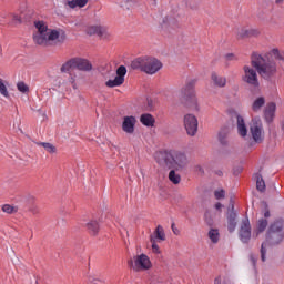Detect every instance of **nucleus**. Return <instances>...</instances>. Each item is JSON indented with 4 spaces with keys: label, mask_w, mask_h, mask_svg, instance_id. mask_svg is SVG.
Segmentation results:
<instances>
[{
    "label": "nucleus",
    "mask_w": 284,
    "mask_h": 284,
    "mask_svg": "<svg viewBox=\"0 0 284 284\" xmlns=\"http://www.w3.org/2000/svg\"><path fill=\"white\" fill-rule=\"evenodd\" d=\"M155 162L160 168H166V170H185L187 168V155L181 151L160 150L154 154Z\"/></svg>",
    "instance_id": "f257e3e1"
},
{
    "label": "nucleus",
    "mask_w": 284,
    "mask_h": 284,
    "mask_svg": "<svg viewBox=\"0 0 284 284\" xmlns=\"http://www.w3.org/2000/svg\"><path fill=\"white\" fill-rule=\"evenodd\" d=\"M284 241V220L277 219L273 221L265 234V241L261 244V261L265 263L267 261V246L275 247L276 245H281Z\"/></svg>",
    "instance_id": "f03ea898"
},
{
    "label": "nucleus",
    "mask_w": 284,
    "mask_h": 284,
    "mask_svg": "<svg viewBox=\"0 0 284 284\" xmlns=\"http://www.w3.org/2000/svg\"><path fill=\"white\" fill-rule=\"evenodd\" d=\"M34 26L38 30L36 34H33V41L37 45H61L65 41V33L57 31L55 29H49L43 21L34 22Z\"/></svg>",
    "instance_id": "7ed1b4c3"
},
{
    "label": "nucleus",
    "mask_w": 284,
    "mask_h": 284,
    "mask_svg": "<svg viewBox=\"0 0 284 284\" xmlns=\"http://www.w3.org/2000/svg\"><path fill=\"white\" fill-rule=\"evenodd\" d=\"M251 63L255 68L257 74L265 81H272V78L276 75V62L263 58V55L258 53L252 54Z\"/></svg>",
    "instance_id": "20e7f679"
},
{
    "label": "nucleus",
    "mask_w": 284,
    "mask_h": 284,
    "mask_svg": "<svg viewBox=\"0 0 284 284\" xmlns=\"http://www.w3.org/2000/svg\"><path fill=\"white\" fill-rule=\"evenodd\" d=\"M131 68L132 70L145 72V74H156L163 68V63L156 58L140 57L131 62Z\"/></svg>",
    "instance_id": "39448f33"
},
{
    "label": "nucleus",
    "mask_w": 284,
    "mask_h": 284,
    "mask_svg": "<svg viewBox=\"0 0 284 284\" xmlns=\"http://www.w3.org/2000/svg\"><path fill=\"white\" fill-rule=\"evenodd\" d=\"M194 85H196V80H191L185 88L182 89V99L186 108L199 112V103L196 102V95L194 94Z\"/></svg>",
    "instance_id": "423d86ee"
},
{
    "label": "nucleus",
    "mask_w": 284,
    "mask_h": 284,
    "mask_svg": "<svg viewBox=\"0 0 284 284\" xmlns=\"http://www.w3.org/2000/svg\"><path fill=\"white\" fill-rule=\"evenodd\" d=\"M128 266L134 272H141V270H150L152 262L145 254L135 255L133 258L128 261Z\"/></svg>",
    "instance_id": "0eeeda50"
},
{
    "label": "nucleus",
    "mask_w": 284,
    "mask_h": 284,
    "mask_svg": "<svg viewBox=\"0 0 284 284\" xmlns=\"http://www.w3.org/2000/svg\"><path fill=\"white\" fill-rule=\"evenodd\" d=\"M262 214L264 217H261L257 221L256 227L254 230V234L255 237L258 239L260 234H263V232H265V230H267V225H268V221L267 219H270L271 213H270V205L267 204V202L263 201L262 202Z\"/></svg>",
    "instance_id": "6e6552de"
},
{
    "label": "nucleus",
    "mask_w": 284,
    "mask_h": 284,
    "mask_svg": "<svg viewBox=\"0 0 284 284\" xmlns=\"http://www.w3.org/2000/svg\"><path fill=\"white\" fill-rule=\"evenodd\" d=\"M250 132L254 143H263V141H265V131L261 120H253Z\"/></svg>",
    "instance_id": "1a4fd4ad"
},
{
    "label": "nucleus",
    "mask_w": 284,
    "mask_h": 284,
    "mask_svg": "<svg viewBox=\"0 0 284 284\" xmlns=\"http://www.w3.org/2000/svg\"><path fill=\"white\" fill-rule=\"evenodd\" d=\"M239 239L244 244H247L250 241H252V224H250L248 217L243 219L241 222Z\"/></svg>",
    "instance_id": "9d476101"
},
{
    "label": "nucleus",
    "mask_w": 284,
    "mask_h": 284,
    "mask_svg": "<svg viewBox=\"0 0 284 284\" xmlns=\"http://www.w3.org/2000/svg\"><path fill=\"white\" fill-rule=\"evenodd\" d=\"M128 74V69L125 65H120L116 69V77L113 80L105 82L106 88H119L125 83V75Z\"/></svg>",
    "instance_id": "9b49d317"
},
{
    "label": "nucleus",
    "mask_w": 284,
    "mask_h": 284,
    "mask_svg": "<svg viewBox=\"0 0 284 284\" xmlns=\"http://www.w3.org/2000/svg\"><path fill=\"white\" fill-rule=\"evenodd\" d=\"M184 128L189 136H196V132H199V120L194 114L184 115Z\"/></svg>",
    "instance_id": "f8f14e48"
},
{
    "label": "nucleus",
    "mask_w": 284,
    "mask_h": 284,
    "mask_svg": "<svg viewBox=\"0 0 284 284\" xmlns=\"http://www.w3.org/2000/svg\"><path fill=\"white\" fill-rule=\"evenodd\" d=\"M244 75L242 80L244 83H247L248 85H252V88H258L261 84L258 83V74H256V70L244 65Z\"/></svg>",
    "instance_id": "ddd939ff"
},
{
    "label": "nucleus",
    "mask_w": 284,
    "mask_h": 284,
    "mask_svg": "<svg viewBox=\"0 0 284 284\" xmlns=\"http://www.w3.org/2000/svg\"><path fill=\"white\" fill-rule=\"evenodd\" d=\"M239 214L234 211V204H230L226 213L227 230L232 234L236 230Z\"/></svg>",
    "instance_id": "4468645a"
},
{
    "label": "nucleus",
    "mask_w": 284,
    "mask_h": 284,
    "mask_svg": "<svg viewBox=\"0 0 284 284\" xmlns=\"http://www.w3.org/2000/svg\"><path fill=\"white\" fill-rule=\"evenodd\" d=\"M87 34H89V37L97 34L101 39H108V37H110V33H108V28H105V26H101V24L88 27Z\"/></svg>",
    "instance_id": "2eb2a0df"
},
{
    "label": "nucleus",
    "mask_w": 284,
    "mask_h": 284,
    "mask_svg": "<svg viewBox=\"0 0 284 284\" xmlns=\"http://www.w3.org/2000/svg\"><path fill=\"white\" fill-rule=\"evenodd\" d=\"M136 125V118L134 116H124L122 122V130L126 134H134V126Z\"/></svg>",
    "instance_id": "dca6fc26"
},
{
    "label": "nucleus",
    "mask_w": 284,
    "mask_h": 284,
    "mask_svg": "<svg viewBox=\"0 0 284 284\" xmlns=\"http://www.w3.org/2000/svg\"><path fill=\"white\" fill-rule=\"evenodd\" d=\"M75 70H80L81 72H91L92 63H90L87 59L73 58Z\"/></svg>",
    "instance_id": "f3484780"
},
{
    "label": "nucleus",
    "mask_w": 284,
    "mask_h": 284,
    "mask_svg": "<svg viewBox=\"0 0 284 284\" xmlns=\"http://www.w3.org/2000/svg\"><path fill=\"white\" fill-rule=\"evenodd\" d=\"M275 114H276V103L274 102L267 103L264 110V119L266 123H272V121H274Z\"/></svg>",
    "instance_id": "a211bd4d"
},
{
    "label": "nucleus",
    "mask_w": 284,
    "mask_h": 284,
    "mask_svg": "<svg viewBox=\"0 0 284 284\" xmlns=\"http://www.w3.org/2000/svg\"><path fill=\"white\" fill-rule=\"evenodd\" d=\"M260 32L256 29H241L237 32V39H250L252 37H258Z\"/></svg>",
    "instance_id": "6ab92c4d"
},
{
    "label": "nucleus",
    "mask_w": 284,
    "mask_h": 284,
    "mask_svg": "<svg viewBox=\"0 0 284 284\" xmlns=\"http://www.w3.org/2000/svg\"><path fill=\"white\" fill-rule=\"evenodd\" d=\"M88 1L90 0H67L64 1V6L65 8L74 10V8H85V6H88Z\"/></svg>",
    "instance_id": "aec40b11"
},
{
    "label": "nucleus",
    "mask_w": 284,
    "mask_h": 284,
    "mask_svg": "<svg viewBox=\"0 0 284 284\" xmlns=\"http://www.w3.org/2000/svg\"><path fill=\"white\" fill-rule=\"evenodd\" d=\"M140 122L142 123V125H145V128H154V123H156V120L152 114L144 113L140 116Z\"/></svg>",
    "instance_id": "412c9836"
},
{
    "label": "nucleus",
    "mask_w": 284,
    "mask_h": 284,
    "mask_svg": "<svg viewBox=\"0 0 284 284\" xmlns=\"http://www.w3.org/2000/svg\"><path fill=\"white\" fill-rule=\"evenodd\" d=\"M211 79L214 85H216L217 88H225V85L227 84V79H225V77L216 74V72H213L211 74Z\"/></svg>",
    "instance_id": "4be33fe9"
},
{
    "label": "nucleus",
    "mask_w": 284,
    "mask_h": 284,
    "mask_svg": "<svg viewBox=\"0 0 284 284\" xmlns=\"http://www.w3.org/2000/svg\"><path fill=\"white\" fill-rule=\"evenodd\" d=\"M237 132L240 136H247V126L245 125V120H243V116L237 115Z\"/></svg>",
    "instance_id": "5701e85b"
},
{
    "label": "nucleus",
    "mask_w": 284,
    "mask_h": 284,
    "mask_svg": "<svg viewBox=\"0 0 284 284\" xmlns=\"http://www.w3.org/2000/svg\"><path fill=\"white\" fill-rule=\"evenodd\" d=\"M227 136H230V128L223 126L219 132V142L221 145H227Z\"/></svg>",
    "instance_id": "b1692460"
},
{
    "label": "nucleus",
    "mask_w": 284,
    "mask_h": 284,
    "mask_svg": "<svg viewBox=\"0 0 284 284\" xmlns=\"http://www.w3.org/2000/svg\"><path fill=\"white\" fill-rule=\"evenodd\" d=\"M87 230L89 232V234H91V236H97V234H99V222L92 220L89 223H87Z\"/></svg>",
    "instance_id": "393cba45"
},
{
    "label": "nucleus",
    "mask_w": 284,
    "mask_h": 284,
    "mask_svg": "<svg viewBox=\"0 0 284 284\" xmlns=\"http://www.w3.org/2000/svg\"><path fill=\"white\" fill-rule=\"evenodd\" d=\"M255 181H256V190L257 192H265L266 185H265V180H263V175L261 173L255 174Z\"/></svg>",
    "instance_id": "a878e982"
},
{
    "label": "nucleus",
    "mask_w": 284,
    "mask_h": 284,
    "mask_svg": "<svg viewBox=\"0 0 284 284\" xmlns=\"http://www.w3.org/2000/svg\"><path fill=\"white\" fill-rule=\"evenodd\" d=\"M169 181H171L173 185H179L181 183V175L176 173V169H172L169 172Z\"/></svg>",
    "instance_id": "bb28decb"
},
{
    "label": "nucleus",
    "mask_w": 284,
    "mask_h": 284,
    "mask_svg": "<svg viewBox=\"0 0 284 284\" xmlns=\"http://www.w3.org/2000/svg\"><path fill=\"white\" fill-rule=\"evenodd\" d=\"M263 105H265V98H257L252 104L253 112H261V108H263Z\"/></svg>",
    "instance_id": "cd10ccee"
},
{
    "label": "nucleus",
    "mask_w": 284,
    "mask_h": 284,
    "mask_svg": "<svg viewBox=\"0 0 284 284\" xmlns=\"http://www.w3.org/2000/svg\"><path fill=\"white\" fill-rule=\"evenodd\" d=\"M37 145H41L49 154H54L57 152V146L50 142H37Z\"/></svg>",
    "instance_id": "c85d7f7f"
},
{
    "label": "nucleus",
    "mask_w": 284,
    "mask_h": 284,
    "mask_svg": "<svg viewBox=\"0 0 284 284\" xmlns=\"http://www.w3.org/2000/svg\"><path fill=\"white\" fill-rule=\"evenodd\" d=\"M154 241H165V231L163 230V226L158 225L155 231H154Z\"/></svg>",
    "instance_id": "c756f323"
},
{
    "label": "nucleus",
    "mask_w": 284,
    "mask_h": 284,
    "mask_svg": "<svg viewBox=\"0 0 284 284\" xmlns=\"http://www.w3.org/2000/svg\"><path fill=\"white\" fill-rule=\"evenodd\" d=\"M73 69H75V67H74V58L69 60V61H67L64 64H62L60 71L61 72H70V70H73Z\"/></svg>",
    "instance_id": "7c9ffc66"
},
{
    "label": "nucleus",
    "mask_w": 284,
    "mask_h": 284,
    "mask_svg": "<svg viewBox=\"0 0 284 284\" xmlns=\"http://www.w3.org/2000/svg\"><path fill=\"white\" fill-rule=\"evenodd\" d=\"M209 239H210L211 242L214 243V244L219 243V239H220L219 230H216V229H211V230L209 231Z\"/></svg>",
    "instance_id": "2f4dec72"
},
{
    "label": "nucleus",
    "mask_w": 284,
    "mask_h": 284,
    "mask_svg": "<svg viewBox=\"0 0 284 284\" xmlns=\"http://www.w3.org/2000/svg\"><path fill=\"white\" fill-rule=\"evenodd\" d=\"M2 212H4L6 214H17V212H19V209L10 204H3Z\"/></svg>",
    "instance_id": "473e14b6"
},
{
    "label": "nucleus",
    "mask_w": 284,
    "mask_h": 284,
    "mask_svg": "<svg viewBox=\"0 0 284 284\" xmlns=\"http://www.w3.org/2000/svg\"><path fill=\"white\" fill-rule=\"evenodd\" d=\"M0 94L2 97H6V99L10 98V93H8V88L3 83V79L0 78Z\"/></svg>",
    "instance_id": "72a5a7b5"
},
{
    "label": "nucleus",
    "mask_w": 284,
    "mask_h": 284,
    "mask_svg": "<svg viewBox=\"0 0 284 284\" xmlns=\"http://www.w3.org/2000/svg\"><path fill=\"white\" fill-rule=\"evenodd\" d=\"M17 88L19 92H22L23 94H26V92H30V88L28 84H26V82H18Z\"/></svg>",
    "instance_id": "f704fd0d"
},
{
    "label": "nucleus",
    "mask_w": 284,
    "mask_h": 284,
    "mask_svg": "<svg viewBox=\"0 0 284 284\" xmlns=\"http://www.w3.org/2000/svg\"><path fill=\"white\" fill-rule=\"evenodd\" d=\"M23 21L21 20V18L19 17V14H12V19L9 22V26H19L21 24Z\"/></svg>",
    "instance_id": "c9c22d12"
},
{
    "label": "nucleus",
    "mask_w": 284,
    "mask_h": 284,
    "mask_svg": "<svg viewBox=\"0 0 284 284\" xmlns=\"http://www.w3.org/2000/svg\"><path fill=\"white\" fill-rule=\"evenodd\" d=\"M150 241L152 243V250H153L154 254H160L161 250L159 248V245L156 244V240H154V235L150 236Z\"/></svg>",
    "instance_id": "e433bc0d"
},
{
    "label": "nucleus",
    "mask_w": 284,
    "mask_h": 284,
    "mask_svg": "<svg viewBox=\"0 0 284 284\" xmlns=\"http://www.w3.org/2000/svg\"><path fill=\"white\" fill-rule=\"evenodd\" d=\"M272 54L278 61H284V53H281V51H278V49H273Z\"/></svg>",
    "instance_id": "4c0bfd02"
},
{
    "label": "nucleus",
    "mask_w": 284,
    "mask_h": 284,
    "mask_svg": "<svg viewBox=\"0 0 284 284\" xmlns=\"http://www.w3.org/2000/svg\"><path fill=\"white\" fill-rule=\"evenodd\" d=\"M214 196L217 201H220V199H225V190L215 191Z\"/></svg>",
    "instance_id": "58836bf2"
},
{
    "label": "nucleus",
    "mask_w": 284,
    "mask_h": 284,
    "mask_svg": "<svg viewBox=\"0 0 284 284\" xmlns=\"http://www.w3.org/2000/svg\"><path fill=\"white\" fill-rule=\"evenodd\" d=\"M250 261H251L253 267H256V263L258 261V257H256V255H254V254H251L250 255Z\"/></svg>",
    "instance_id": "ea45409f"
},
{
    "label": "nucleus",
    "mask_w": 284,
    "mask_h": 284,
    "mask_svg": "<svg viewBox=\"0 0 284 284\" xmlns=\"http://www.w3.org/2000/svg\"><path fill=\"white\" fill-rule=\"evenodd\" d=\"M187 8L191 10H199V4L193 2H187Z\"/></svg>",
    "instance_id": "a19ab883"
},
{
    "label": "nucleus",
    "mask_w": 284,
    "mask_h": 284,
    "mask_svg": "<svg viewBox=\"0 0 284 284\" xmlns=\"http://www.w3.org/2000/svg\"><path fill=\"white\" fill-rule=\"evenodd\" d=\"M171 230H172L173 234H175L176 236H179V234L181 233V231H179V229H176L174 223L171 225Z\"/></svg>",
    "instance_id": "79ce46f5"
},
{
    "label": "nucleus",
    "mask_w": 284,
    "mask_h": 284,
    "mask_svg": "<svg viewBox=\"0 0 284 284\" xmlns=\"http://www.w3.org/2000/svg\"><path fill=\"white\" fill-rule=\"evenodd\" d=\"M225 59H226V61H234V59H236V57L233 53H227L225 55Z\"/></svg>",
    "instance_id": "37998d69"
},
{
    "label": "nucleus",
    "mask_w": 284,
    "mask_h": 284,
    "mask_svg": "<svg viewBox=\"0 0 284 284\" xmlns=\"http://www.w3.org/2000/svg\"><path fill=\"white\" fill-rule=\"evenodd\" d=\"M146 103H148V106H146V110H153L154 109V105L152 104V100L150 99H146Z\"/></svg>",
    "instance_id": "c03bdc74"
},
{
    "label": "nucleus",
    "mask_w": 284,
    "mask_h": 284,
    "mask_svg": "<svg viewBox=\"0 0 284 284\" xmlns=\"http://www.w3.org/2000/svg\"><path fill=\"white\" fill-rule=\"evenodd\" d=\"M221 207H223V204H221L220 202H217V203L215 204V210L221 211Z\"/></svg>",
    "instance_id": "a18cd8bd"
},
{
    "label": "nucleus",
    "mask_w": 284,
    "mask_h": 284,
    "mask_svg": "<svg viewBox=\"0 0 284 284\" xmlns=\"http://www.w3.org/2000/svg\"><path fill=\"white\" fill-rule=\"evenodd\" d=\"M32 214H39V209L37 206L31 209Z\"/></svg>",
    "instance_id": "49530a36"
},
{
    "label": "nucleus",
    "mask_w": 284,
    "mask_h": 284,
    "mask_svg": "<svg viewBox=\"0 0 284 284\" xmlns=\"http://www.w3.org/2000/svg\"><path fill=\"white\" fill-rule=\"evenodd\" d=\"M205 221L207 225H212V219H207V213H205Z\"/></svg>",
    "instance_id": "de8ad7c7"
},
{
    "label": "nucleus",
    "mask_w": 284,
    "mask_h": 284,
    "mask_svg": "<svg viewBox=\"0 0 284 284\" xmlns=\"http://www.w3.org/2000/svg\"><path fill=\"white\" fill-rule=\"evenodd\" d=\"M283 3H284V0H275L276 6H283Z\"/></svg>",
    "instance_id": "09e8293b"
},
{
    "label": "nucleus",
    "mask_w": 284,
    "mask_h": 284,
    "mask_svg": "<svg viewBox=\"0 0 284 284\" xmlns=\"http://www.w3.org/2000/svg\"><path fill=\"white\" fill-rule=\"evenodd\" d=\"M214 283H215V284H221V278L216 277V278L214 280Z\"/></svg>",
    "instance_id": "8fccbe9b"
},
{
    "label": "nucleus",
    "mask_w": 284,
    "mask_h": 284,
    "mask_svg": "<svg viewBox=\"0 0 284 284\" xmlns=\"http://www.w3.org/2000/svg\"><path fill=\"white\" fill-rule=\"evenodd\" d=\"M281 130L284 132V120L281 122Z\"/></svg>",
    "instance_id": "3c124183"
},
{
    "label": "nucleus",
    "mask_w": 284,
    "mask_h": 284,
    "mask_svg": "<svg viewBox=\"0 0 284 284\" xmlns=\"http://www.w3.org/2000/svg\"><path fill=\"white\" fill-rule=\"evenodd\" d=\"M217 176H223V171H217Z\"/></svg>",
    "instance_id": "603ef678"
},
{
    "label": "nucleus",
    "mask_w": 284,
    "mask_h": 284,
    "mask_svg": "<svg viewBox=\"0 0 284 284\" xmlns=\"http://www.w3.org/2000/svg\"><path fill=\"white\" fill-rule=\"evenodd\" d=\"M91 281V283H99V280H97V278H93V280H90Z\"/></svg>",
    "instance_id": "864d4df0"
},
{
    "label": "nucleus",
    "mask_w": 284,
    "mask_h": 284,
    "mask_svg": "<svg viewBox=\"0 0 284 284\" xmlns=\"http://www.w3.org/2000/svg\"><path fill=\"white\" fill-rule=\"evenodd\" d=\"M168 21H169V18L165 17V18L163 19V23H168Z\"/></svg>",
    "instance_id": "5fc2aeb1"
},
{
    "label": "nucleus",
    "mask_w": 284,
    "mask_h": 284,
    "mask_svg": "<svg viewBox=\"0 0 284 284\" xmlns=\"http://www.w3.org/2000/svg\"><path fill=\"white\" fill-rule=\"evenodd\" d=\"M154 2H153V6H156V0H153Z\"/></svg>",
    "instance_id": "6e6d98bb"
}]
</instances>
